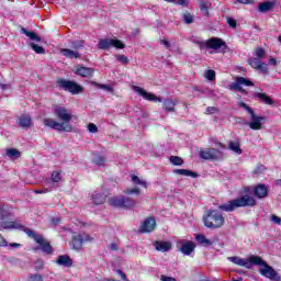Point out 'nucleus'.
Masks as SVG:
<instances>
[{
    "instance_id": "1",
    "label": "nucleus",
    "mask_w": 281,
    "mask_h": 281,
    "mask_svg": "<svg viewBox=\"0 0 281 281\" xmlns=\"http://www.w3.org/2000/svg\"><path fill=\"white\" fill-rule=\"evenodd\" d=\"M246 262H248V267L249 265H257L261 267L259 269V273H261L263 278H268L271 281H281L280 273H278V271H276L273 267L269 266V263L263 261L262 258L258 256H250L248 260H246Z\"/></svg>"
},
{
    "instance_id": "2",
    "label": "nucleus",
    "mask_w": 281,
    "mask_h": 281,
    "mask_svg": "<svg viewBox=\"0 0 281 281\" xmlns=\"http://www.w3.org/2000/svg\"><path fill=\"white\" fill-rule=\"evenodd\" d=\"M256 206V199L251 195H243L231 200L222 205L218 206L221 212H234L238 210V207H254Z\"/></svg>"
},
{
    "instance_id": "3",
    "label": "nucleus",
    "mask_w": 281,
    "mask_h": 281,
    "mask_svg": "<svg viewBox=\"0 0 281 281\" xmlns=\"http://www.w3.org/2000/svg\"><path fill=\"white\" fill-rule=\"evenodd\" d=\"M203 223L209 229H218L225 225V217L216 210H209L206 214L203 215Z\"/></svg>"
},
{
    "instance_id": "4",
    "label": "nucleus",
    "mask_w": 281,
    "mask_h": 281,
    "mask_svg": "<svg viewBox=\"0 0 281 281\" xmlns=\"http://www.w3.org/2000/svg\"><path fill=\"white\" fill-rule=\"evenodd\" d=\"M24 232L29 236V238H33V240H35V243L40 245V249L41 251H43V254H47L48 256H52V254H54V248L52 247V244H49V241L45 239L43 235H38L36 234V232L30 228H25Z\"/></svg>"
},
{
    "instance_id": "5",
    "label": "nucleus",
    "mask_w": 281,
    "mask_h": 281,
    "mask_svg": "<svg viewBox=\"0 0 281 281\" xmlns=\"http://www.w3.org/2000/svg\"><path fill=\"white\" fill-rule=\"evenodd\" d=\"M194 44L198 45L200 49H215V52H218L221 47L227 49V44H225V41L218 37H212L207 41H194Z\"/></svg>"
},
{
    "instance_id": "6",
    "label": "nucleus",
    "mask_w": 281,
    "mask_h": 281,
    "mask_svg": "<svg viewBox=\"0 0 281 281\" xmlns=\"http://www.w3.org/2000/svg\"><path fill=\"white\" fill-rule=\"evenodd\" d=\"M112 207H120L121 210H131L137 205V201L130 196H114L109 200Z\"/></svg>"
},
{
    "instance_id": "7",
    "label": "nucleus",
    "mask_w": 281,
    "mask_h": 281,
    "mask_svg": "<svg viewBox=\"0 0 281 281\" xmlns=\"http://www.w3.org/2000/svg\"><path fill=\"white\" fill-rule=\"evenodd\" d=\"M57 87L63 89V91H68L72 95H78V93H82L85 88L78 85L76 81L67 80V79H57Z\"/></svg>"
},
{
    "instance_id": "8",
    "label": "nucleus",
    "mask_w": 281,
    "mask_h": 281,
    "mask_svg": "<svg viewBox=\"0 0 281 281\" xmlns=\"http://www.w3.org/2000/svg\"><path fill=\"white\" fill-rule=\"evenodd\" d=\"M43 124L44 126H47V128H53L54 131H59L60 133H71V131H74V126H71V124H63L49 117L44 119Z\"/></svg>"
},
{
    "instance_id": "9",
    "label": "nucleus",
    "mask_w": 281,
    "mask_h": 281,
    "mask_svg": "<svg viewBox=\"0 0 281 281\" xmlns=\"http://www.w3.org/2000/svg\"><path fill=\"white\" fill-rule=\"evenodd\" d=\"M93 237L87 233L81 234H75L71 237V248L75 249V251H80L82 249L83 243H92Z\"/></svg>"
},
{
    "instance_id": "10",
    "label": "nucleus",
    "mask_w": 281,
    "mask_h": 281,
    "mask_svg": "<svg viewBox=\"0 0 281 281\" xmlns=\"http://www.w3.org/2000/svg\"><path fill=\"white\" fill-rule=\"evenodd\" d=\"M244 87H254V83L251 80L245 78V77H236L235 82H232L229 85L231 91H238L239 93H243L244 95H247V90H245Z\"/></svg>"
},
{
    "instance_id": "11",
    "label": "nucleus",
    "mask_w": 281,
    "mask_h": 281,
    "mask_svg": "<svg viewBox=\"0 0 281 281\" xmlns=\"http://www.w3.org/2000/svg\"><path fill=\"white\" fill-rule=\"evenodd\" d=\"M53 113L55 117H57V120L61 122L60 124H69V122H71V120L74 119L71 112H69V110H67V108L65 106L55 105L53 108Z\"/></svg>"
},
{
    "instance_id": "12",
    "label": "nucleus",
    "mask_w": 281,
    "mask_h": 281,
    "mask_svg": "<svg viewBox=\"0 0 281 281\" xmlns=\"http://www.w3.org/2000/svg\"><path fill=\"white\" fill-rule=\"evenodd\" d=\"M98 47L99 49H110L111 47H115L116 49H124L126 45H124V43H122L120 40L104 38L99 41Z\"/></svg>"
},
{
    "instance_id": "13",
    "label": "nucleus",
    "mask_w": 281,
    "mask_h": 281,
    "mask_svg": "<svg viewBox=\"0 0 281 281\" xmlns=\"http://www.w3.org/2000/svg\"><path fill=\"white\" fill-rule=\"evenodd\" d=\"M200 158L214 161L223 159V153L216 148H207L205 150H200Z\"/></svg>"
},
{
    "instance_id": "14",
    "label": "nucleus",
    "mask_w": 281,
    "mask_h": 281,
    "mask_svg": "<svg viewBox=\"0 0 281 281\" xmlns=\"http://www.w3.org/2000/svg\"><path fill=\"white\" fill-rule=\"evenodd\" d=\"M177 247L184 256H190L194 249H196V244L194 241L181 239L177 241Z\"/></svg>"
},
{
    "instance_id": "15",
    "label": "nucleus",
    "mask_w": 281,
    "mask_h": 281,
    "mask_svg": "<svg viewBox=\"0 0 281 281\" xmlns=\"http://www.w3.org/2000/svg\"><path fill=\"white\" fill-rule=\"evenodd\" d=\"M132 89L133 91H135V93H138V95H142L144 100H148L149 102H162L161 98L155 95L154 93L147 92L146 90H144V88L139 86H133Z\"/></svg>"
},
{
    "instance_id": "16",
    "label": "nucleus",
    "mask_w": 281,
    "mask_h": 281,
    "mask_svg": "<svg viewBox=\"0 0 281 281\" xmlns=\"http://www.w3.org/2000/svg\"><path fill=\"white\" fill-rule=\"evenodd\" d=\"M267 117L256 115V112L250 113V122L247 123L251 131H261L262 122H266Z\"/></svg>"
},
{
    "instance_id": "17",
    "label": "nucleus",
    "mask_w": 281,
    "mask_h": 281,
    "mask_svg": "<svg viewBox=\"0 0 281 281\" xmlns=\"http://www.w3.org/2000/svg\"><path fill=\"white\" fill-rule=\"evenodd\" d=\"M156 226H157V222L155 221V217H148L140 225L139 234H148L150 232H155Z\"/></svg>"
},
{
    "instance_id": "18",
    "label": "nucleus",
    "mask_w": 281,
    "mask_h": 281,
    "mask_svg": "<svg viewBox=\"0 0 281 281\" xmlns=\"http://www.w3.org/2000/svg\"><path fill=\"white\" fill-rule=\"evenodd\" d=\"M278 5V1H263L258 4L257 10L258 12H261V14H267V12H271L273 8Z\"/></svg>"
},
{
    "instance_id": "19",
    "label": "nucleus",
    "mask_w": 281,
    "mask_h": 281,
    "mask_svg": "<svg viewBox=\"0 0 281 281\" xmlns=\"http://www.w3.org/2000/svg\"><path fill=\"white\" fill-rule=\"evenodd\" d=\"M177 104H179L178 99L168 98L162 101V108L165 111H167V113H175L177 111L175 109V106H177Z\"/></svg>"
},
{
    "instance_id": "20",
    "label": "nucleus",
    "mask_w": 281,
    "mask_h": 281,
    "mask_svg": "<svg viewBox=\"0 0 281 281\" xmlns=\"http://www.w3.org/2000/svg\"><path fill=\"white\" fill-rule=\"evenodd\" d=\"M93 68H87L85 66H77L75 74L81 76L82 78H91L93 76Z\"/></svg>"
},
{
    "instance_id": "21",
    "label": "nucleus",
    "mask_w": 281,
    "mask_h": 281,
    "mask_svg": "<svg viewBox=\"0 0 281 281\" xmlns=\"http://www.w3.org/2000/svg\"><path fill=\"white\" fill-rule=\"evenodd\" d=\"M154 247H156L157 251H162V254H166V251H170L172 249V244L170 241L156 240L154 243Z\"/></svg>"
},
{
    "instance_id": "22",
    "label": "nucleus",
    "mask_w": 281,
    "mask_h": 281,
    "mask_svg": "<svg viewBox=\"0 0 281 281\" xmlns=\"http://www.w3.org/2000/svg\"><path fill=\"white\" fill-rule=\"evenodd\" d=\"M254 194L257 199H265L269 194V188L267 184H258L254 190Z\"/></svg>"
},
{
    "instance_id": "23",
    "label": "nucleus",
    "mask_w": 281,
    "mask_h": 281,
    "mask_svg": "<svg viewBox=\"0 0 281 281\" xmlns=\"http://www.w3.org/2000/svg\"><path fill=\"white\" fill-rule=\"evenodd\" d=\"M57 265L60 267H74V259L69 257V255H60L57 258Z\"/></svg>"
},
{
    "instance_id": "24",
    "label": "nucleus",
    "mask_w": 281,
    "mask_h": 281,
    "mask_svg": "<svg viewBox=\"0 0 281 281\" xmlns=\"http://www.w3.org/2000/svg\"><path fill=\"white\" fill-rule=\"evenodd\" d=\"M254 97L260 100V102H263V104H268L269 106H273L276 104V101H273L271 97L267 95V93L256 92Z\"/></svg>"
},
{
    "instance_id": "25",
    "label": "nucleus",
    "mask_w": 281,
    "mask_h": 281,
    "mask_svg": "<svg viewBox=\"0 0 281 281\" xmlns=\"http://www.w3.org/2000/svg\"><path fill=\"white\" fill-rule=\"evenodd\" d=\"M19 126H21V128L32 127V116H30L27 114H22L19 117Z\"/></svg>"
},
{
    "instance_id": "26",
    "label": "nucleus",
    "mask_w": 281,
    "mask_h": 281,
    "mask_svg": "<svg viewBox=\"0 0 281 281\" xmlns=\"http://www.w3.org/2000/svg\"><path fill=\"white\" fill-rule=\"evenodd\" d=\"M60 54L65 56V58H70V59L80 58V53L78 50H72L69 48H61Z\"/></svg>"
},
{
    "instance_id": "27",
    "label": "nucleus",
    "mask_w": 281,
    "mask_h": 281,
    "mask_svg": "<svg viewBox=\"0 0 281 281\" xmlns=\"http://www.w3.org/2000/svg\"><path fill=\"white\" fill-rule=\"evenodd\" d=\"M173 175H181L182 177H192L193 179H196V177H199V173L188 169H175Z\"/></svg>"
},
{
    "instance_id": "28",
    "label": "nucleus",
    "mask_w": 281,
    "mask_h": 281,
    "mask_svg": "<svg viewBox=\"0 0 281 281\" xmlns=\"http://www.w3.org/2000/svg\"><path fill=\"white\" fill-rule=\"evenodd\" d=\"M22 34L30 37L31 41H35L36 43H41V36H38L35 32L27 31V29H21Z\"/></svg>"
},
{
    "instance_id": "29",
    "label": "nucleus",
    "mask_w": 281,
    "mask_h": 281,
    "mask_svg": "<svg viewBox=\"0 0 281 281\" xmlns=\"http://www.w3.org/2000/svg\"><path fill=\"white\" fill-rule=\"evenodd\" d=\"M1 227H3V229H23V225L16 222H2Z\"/></svg>"
},
{
    "instance_id": "30",
    "label": "nucleus",
    "mask_w": 281,
    "mask_h": 281,
    "mask_svg": "<svg viewBox=\"0 0 281 281\" xmlns=\"http://www.w3.org/2000/svg\"><path fill=\"white\" fill-rule=\"evenodd\" d=\"M106 201V195L104 193L92 194V202L94 205H102Z\"/></svg>"
},
{
    "instance_id": "31",
    "label": "nucleus",
    "mask_w": 281,
    "mask_h": 281,
    "mask_svg": "<svg viewBox=\"0 0 281 281\" xmlns=\"http://www.w3.org/2000/svg\"><path fill=\"white\" fill-rule=\"evenodd\" d=\"M228 260H231V262H234V265H238L239 267H246L247 269H249V261L245 259H240L239 257H229Z\"/></svg>"
},
{
    "instance_id": "32",
    "label": "nucleus",
    "mask_w": 281,
    "mask_h": 281,
    "mask_svg": "<svg viewBox=\"0 0 281 281\" xmlns=\"http://www.w3.org/2000/svg\"><path fill=\"white\" fill-rule=\"evenodd\" d=\"M5 155L7 157H9V159H19L21 157V151H19V149L15 148H9L5 150Z\"/></svg>"
},
{
    "instance_id": "33",
    "label": "nucleus",
    "mask_w": 281,
    "mask_h": 281,
    "mask_svg": "<svg viewBox=\"0 0 281 281\" xmlns=\"http://www.w3.org/2000/svg\"><path fill=\"white\" fill-rule=\"evenodd\" d=\"M210 5H212L210 2L207 1H200V10L203 14V16H209L210 15Z\"/></svg>"
},
{
    "instance_id": "34",
    "label": "nucleus",
    "mask_w": 281,
    "mask_h": 281,
    "mask_svg": "<svg viewBox=\"0 0 281 281\" xmlns=\"http://www.w3.org/2000/svg\"><path fill=\"white\" fill-rule=\"evenodd\" d=\"M132 179V183H134V186H142V188H148V182H146V180H142V178L132 175L131 176Z\"/></svg>"
},
{
    "instance_id": "35",
    "label": "nucleus",
    "mask_w": 281,
    "mask_h": 281,
    "mask_svg": "<svg viewBox=\"0 0 281 281\" xmlns=\"http://www.w3.org/2000/svg\"><path fill=\"white\" fill-rule=\"evenodd\" d=\"M195 240H198L200 245H204V247H212V240L205 238V235H195Z\"/></svg>"
},
{
    "instance_id": "36",
    "label": "nucleus",
    "mask_w": 281,
    "mask_h": 281,
    "mask_svg": "<svg viewBox=\"0 0 281 281\" xmlns=\"http://www.w3.org/2000/svg\"><path fill=\"white\" fill-rule=\"evenodd\" d=\"M229 150H233V153H237V155H240L243 153V149H240V143L232 140L228 145Z\"/></svg>"
},
{
    "instance_id": "37",
    "label": "nucleus",
    "mask_w": 281,
    "mask_h": 281,
    "mask_svg": "<svg viewBox=\"0 0 281 281\" xmlns=\"http://www.w3.org/2000/svg\"><path fill=\"white\" fill-rule=\"evenodd\" d=\"M63 171H53L50 176V181L53 183H60L63 181Z\"/></svg>"
},
{
    "instance_id": "38",
    "label": "nucleus",
    "mask_w": 281,
    "mask_h": 281,
    "mask_svg": "<svg viewBox=\"0 0 281 281\" xmlns=\"http://www.w3.org/2000/svg\"><path fill=\"white\" fill-rule=\"evenodd\" d=\"M70 45L72 49H82V47H85V41L82 40L71 41Z\"/></svg>"
},
{
    "instance_id": "39",
    "label": "nucleus",
    "mask_w": 281,
    "mask_h": 281,
    "mask_svg": "<svg viewBox=\"0 0 281 281\" xmlns=\"http://www.w3.org/2000/svg\"><path fill=\"white\" fill-rule=\"evenodd\" d=\"M169 160L173 166H183V158L179 156H171Z\"/></svg>"
},
{
    "instance_id": "40",
    "label": "nucleus",
    "mask_w": 281,
    "mask_h": 281,
    "mask_svg": "<svg viewBox=\"0 0 281 281\" xmlns=\"http://www.w3.org/2000/svg\"><path fill=\"white\" fill-rule=\"evenodd\" d=\"M182 19L187 25L194 23V16L190 12L183 13Z\"/></svg>"
},
{
    "instance_id": "41",
    "label": "nucleus",
    "mask_w": 281,
    "mask_h": 281,
    "mask_svg": "<svg viewBox=\"0 0 281 281\" xmlns=\"http://www.w3.org/2000/svg\"><path fill=\"white\" fill-rule=\"evenodd\" d=\"M255 52H256V56H257L256 58H258L259 60H262V58L267 57V52L262 47L256 48Z\"/></svg>"
},
{
    "instance_id": "42",
    "label": "nucleus",
    "mask_w": 281,
    "mask_h": 281,
    "mask_svg": "<svg viewBox=\"0 0 281 281\" xmlns=\"http://www.w3.org/2000/svg\"><path fill=\"white\" fill-rule=\"evenodd\" d=\"M30 46L35 54H45V48L43 46H38V44L35 43H31Z\"/></svg>"
},
{
    "instance_id": "43",
    "label": "nucleus",
    "mask_w": 281,
    "mask_h": 281,
    "mask_svg": "<svg viewBox=\"0 0 281 281\" xmlns=\"http://www.w3.org/2000/svg\"><path fill=\"white\" fill-rule=\"evenodd\" d=\"M27 281H45L42 274L38 273H30L27 277Z\"/></svg>"
},
{
    "instance_id": "44",
    "label": "nucleus",
    "mask_w": 281,
    "mask_h": 281,
    "mask_svg": "<svg viewBox=\"0 0 281 281\" xmlns=\"http://www.w3.org/2000/svg\"><path fill=\"white\" fill-rule=\"evenodd\" d=\"M34 269L35 271H43L45 269V261H43L42 259H37L34 262Z\"/></svg>"
},
{
    "instance_id": "45",
    "label": "nucleus",
    "mask_w": 281,
    "mask_h": 281,
    "mask_svg": "<svg viewBox=\"0 0 281 281\" xmlns=\"http://www.w3.org/2000/svg\"><path fill=\"white\" fill-rule=\"evenodd\" d=\"M248 65H250V67H252V69H258V67L260 66V59H258V57L249 58Z\"/></svg>"
},
{
    "instance_id": "46",
    "label": "nucleus",
    "mask_w": 281,
    "mask_h": 281,
    "mask_svg": "<svg viewBox=\"0 0 281 281\" xmlns=\"http://www.w3.org/2000/svg\"><path fill=\"white\" fill-rule=\"evenodd\" d=\"M205 78L211 81L216 80V71L212 69L206 70Z\"/></svg>"
},
{
    "instance_id": "47",
    "label": "nucleus",
    "mask_w": 281,
    "mask_h": 281,
    "mask_svg": "<svg viewBox=\"0 0 281 281\" xmlns=\"http://www.w3.org/2000/svg\"><path fill=\"white\" fill-rule=\"evenodd\" d=\"M124 194H136V196H139V194H142V190H139V188L126 189Z\"/></svg>"
},
{
    "instance_id": "48",
    "label": "nucleus",
    "mask_w": 281,
    "mask_h": 281,
    "mask_svg": "<svg viewBox=\"0 0 281 281\" xmlns=\"http://www.w3.org/2000/svg\"><path fill=\"white\" fill-rule=\"evenodd\" d=\"M257 71H261V74H269V68L267 67V64L260 63L259 67H257Z\"/></svg>"
},
{
    "instance_id": "49",
    "label": "nucleus",
    "mask_w": 281,
    "mask_h": 281,
    "mask_svg": "<svg viewBox=\"0 0 281 281\" xmlns=\"http://www.w3.org/2000/svg\"><path fill=\"white\" fill-rule=\"evenodd\" d=\"M116 60L122 63V65H128V57L124 55H116Z\"/></svg>"
},
{
    "instance_id": "50",
    "label": "nucleus",
    "mask_w": 281,
    "mask_h": 281,
    "mask_svg": "<svg viewBox=\"0 0 281 281\" xmlns=\"http://www.w3.org/2000/svg\"><path fill=\"white\" fill-rule=\"evenodd\" d=\"M238 106H240L241 109H245V111H247L249 114L254 112V109H251V106L247 105V103L245 102H239Z\"/></svg>"
},
{
    "instance_id": "51",
    "label": "nucleus",
    "mask_w": 281,
    "mask_h": 281,
    "mask_svg": "<svg viewBox=\"0 0 281 281\" xmlns=\"http://www.w3.org/2000/svg\"><path fill=\"white\" fill-rule=\"evenodd\" d=\"M270 221H271L272 223H274V225H281V218H280V216H278V215H276V214H272V215L270 216Z\"/></svg>"
},
{
    "instance_id": "52",
    "label": "nucleus",
    "mask_w": 281,
    "mask_h": 281,
    "mask_svg": "<svg viewBox=\"0 0 281 281\" xmlns=\"http://www.w3.org/2000/svg\"><path fill=\"white\" fill-rule=\"evenodd\" d=\"M214 113H218V108H216V106H209L206 109V114L207 115H214Z\"/></svg>"
},
{
    "instance_id": "53",
    "label": "nucleus",
    "mask_w": 281,
    "mask_h": 281,
    "mask_svg": "<svg viewBox=\"0 0 281 281\" xmlns=\"http://www.w3.org/2000/svg\"><path fill=\"white\" fill-rule=\"evenodd\" d=\"M88 131L89 133H98V125L93 123L88 124Z\"/></svg>"
},
{
    "instance_id": "54",
    "label": "nucleus",
    "mask_w": 281,
    "mask_h": 281,
    "mask_svg": "<svg viewBox=\"0 0 281 281\" xmlns=\"http://www.w3.org/2000/svg\"><path fill=\"white\" fill-rule=\"evenodd\" d=\"M261 172H265V165H259L256 167V169L254 170L255 175H260Z\"/></svg>"
},
{
    "instance_id": "55",
    "label": "nucleus",
    "mask_w": 281,
    "mask_h": 281,
    "mask_svg": "<svg viewBox=\"0 0 281 281\" xmlns=\"http://www.w3.org/2000/svg\"><path fill=\"white\" fill-rule=\"evenodd\" d=\"M227 23L229 27L236 29L237 22L233 18H227Z\"/></svg>"
},
{
    "instance_id": "56",
    "label": "nucleus",
    "mask_w": 281,
    "mask_h": 281,
    "mask_svg": "<svg viewBox=\"0 0 281 281\" xmlns=\"http://www.w3.org/2000/svg\"><path fill=\"white\" fill-rule=\"evenodd\" d=\"M47 192H52V187L44 190H35V194H47Z\"/></svg>"
},
{
    "instance_id": "57",
    "label": "nucleus",
    "mask_w": 281,
    "mask_h": 281,
    "mask_svg": "<svg viewBox=\"0 0 281 281\" xmlns=\"http://www.w3.org/2000/svg\"><path fill=\"white\" fill-rule=\"evenodd\" d=\"M94 164L97 166H102V164H104V157L98 156L97 159H94Z\"/></svg>"
},
{
    "instance_id": "58",
    "label": "nucleus",
    "mask_w": 281,
    "mask_h": 281,
    "mask_svg": "<svg viewBox=\"0 0 281 281\" xmlns=\"http://www.w3.org/2000/svg\"><path fill=\"white\" fill-rule=\"evenodd\" d=\"M268 65H272L273 67H278V59L271 57L268 61Z\"/></svg>"
},
{
    "instance_id": "59",
    "label": "nucleus",
    "mask_w": 281,
    "mask_h": 281,
    "mask_svg": "<svg viewBox=\"0 0 281 281\" xmlns=\"http://www.w3.org/2000/svg\"><path fill=\"white\" fill-rule=\"evenodd\" d=\"M237 3H243L244 5H249L254 3V0H236Z\"/></svg>"
},
{
    "instance_id": "60",
    "label": "nucleus",
    "mask_w": 281,
    "mask_h": 281,
    "mask_svg": "<svg viewBox=\"0 0 281 281\" xmlns=\"http://www.w3.org/2000/svg\"><path fill=\"white\" fill-rule=\"evenodd\" d=\"M160 280L161 281H177V279L172 278V277H166V276H160Z\"/></svg>"
},
{
    "instance_id": "61",
    "label": "nucleus",
    "mask_w": 281,
    "mask_h": 281,
    "mask_svg": "<svg viewBox=\"0 0 281 281\" xmlns=\"http://www.w3.org/2000/svg\"><path fill=\"white\" fill-rule=\"evenodd\" d=\"M7 246H8V241H5L3 236H1V234H0V247H7Z\"/></svg>"
},
{
    "instance_id": "62",
    "label": "nucleus",
    "mask_w": 281,
    "mask_h": 281,
    "mask_svg": "<svg viewBox=\"0 0 281 281\" xmlns=\"http://www.w3.org/2000/svg\"><path fill=\"white\" fill-rule=\"evenodd\" d=\"M178 5H183V8H188V1L187 0H177Z\"/></svg>"
},
{
    "instance_id": "63",
    "label": "nucleus",
    "mask_w": 281,
    "mask_h": 281,
    "mask_svg": "<svg viewBox=\"0 0 281 281\" xmlns=\"http://www.w3.org/2000/svg\"><path fill=\"white\" fill-rule=\"evenodd\" d=\"M161 45H165V47L167 48V49H170V42H168V40H161Z\"/></svg>"
},
{
    "instance_id": "64",
    "label": "nucleus",
    "mask_w": 281,
    "mask_h": 281,
    "mask_svg": "<svg viewBox=\"0 0 281 281\" xmlns=\"http://www.w3.org/2000/svg\"><path fill=\"white\" fill-rule=\"evenodd\" d=\"M110 247L113 251H117V244L112 243Z\"/></svg>"
}]
</instances>
